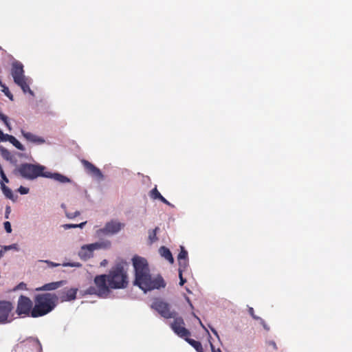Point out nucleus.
Here are the masks:
<instances>
[{
	"label": "nucleus",
	"mask_w": 352,
	"mask_h": 352,
	"mask_svg": "<svg viewBox=\"0 0 352 352\" xmlns=\"http://www.w3.org/2000/svg\"><path fill=\"white\" fill-rule=\"evenodd\" d=\"M127 267L125 261L116 262L108 274L96 276L94 279V286L89 287L85 294L106 298L112 289L126 288L129 285Z\"/></svg>",
	"instance_id": "1"
},
{
	"label": "nucleus",
	"mask_w": 352,
	"mask_h": 352,
	"mask_svg": "<svg viewBox=\"0 0 352 352\" xmlns=\"http://www.w3.org/2000/svg\"><path fill=\"white\" fill-rule=\"evenodd\" d=\"M58 296L54 293H43L36 294L34 298L32 318L44 316L52 311L56 307Z\"/></svg>",
	"instance_id": "2"
},
{
	"label": "nucleus",
	"mask_w": 352,
	"mask_h": 352,
	"mask_svg": "<svg viewBox=\"0 0 352 352\" xmlns=\"http://www.w3.org/2000/svg\"><path fill=\"white\" fill-rule=\"evenodd\" d=\"M133 284L138 286L144 292L166 287V283L162 276L157 275L152 278L150 271L135 276Z\"/></svg>",
	"instance_id": "3"
},
{
	"label": "nucleus",
	"mask_w": 352,
	"mask_h": 352,
	"mask_svg": "<svg viewBox=\"0 0 352 352\" xmlns=\"http://www.w3.org/2000/svg\"><path fill=\"white\" fill-rule=\"evenodd\" d=\"M11 74L14 82L19 85L24 93L34 96V92L30 88V80L24 75L23 65L19 61L12 65Z\"/></svg>",
	"instance_id": "4"
},
{
	"label": "nucleus",
	"mask_w": 352,
	"mask_h": 352,
	"mask_svg": "<svg viewBox=\"0 0 352 352\" xmlns=\"http://www.w3.org/2000/svg\"><path fill=\"white\" fill-rule=\"evenodd\" d=\"M43 170L44 167L42 166L25 163L16 168L14 173H19L23 178L34 179L40 176H46Z\"/></svg>",
	"instance_id": "5"
},
{
	"label": "nucleus",
	"mask_w": 352,
	"mask_h": 352,
	"mask_svg": "<svg viewBox=\"0 0 352 352\" xmlns=\"http://www.w3.org/2000/svg\"><path fill=\"white\" fill-rule=\"evenodd\" d=\"M33 307L31 299L28 296L21 295L17 301L16 313L20 317H32Z\"/></svg>",
	"instance_id": "6"
},
{
	"label": "nucleus",
	"mask_w": 352,
	"mask_h": 352,
	"mask_svg": "<svg viewBox=\"0 0 352 352\" xmlns=\"http://www.w3.org/2000/svg\"><path fill=\"white\" fill-rule=\"evenodd\" d=\"M151 307L165 318H172L176 315L174 311L170 310V305L160 298H154Z\"/></svg>",
	"instance_id": "7"
},
{
	"label": "nucleus",
	"mask_w": 352,
	"mask_h": 352,
	"mask_svg": "<svg viewBox=\"0 0 352 352\" xmlns=\"http://www.w3.org/2000/svg\"><path fill=\"white\" fill-rule=\"evenodd\" d=\"M13 305L8 300H0V324L12 322L14 319Z\"/></svg>",
	"instance_id": "8"
},
{
	"label": "nucleus",
	"mask_w": 352,
	"mask_h": 352,
	"mask_svg": "<svg viewBox=\"0 0 352 352\" xmlns=\"http://www.w3.org/2000/svg\"><path fill=\"white\" fill-rule=\"evenodd\" d=\"M124 227V223L117 221H111L107 222L104 228L97 230L98 236L113 235L119 232Z\"/></svg>",
	"instance_id": "9"
},
{
	"label": "nucleus",
	"mask_w": 352,
	"mask_h": 352,
	"mask_svg": "<svg viewBox=\"0 0 352 352\" xmlns=\"http://www.w3.org/2000/svg\"><path fill=\"white\" fill-rule=\"evenodd\" d=\"M170 324L173 331L179 337L185 338L190 336V332L185 328L184 321L182 317H174Z\"/></svg>",
	"instance_id": "10"
},
{
	"label": "nucleus",
	"mask_w": 352,
	"mask_h": 352,
	"mask_svg": "<svg viewBox=\"0 0 352 352\" xmlns=\"http://www.w3.org/2000/svg\"><path fill=\"white\" fill-rule=\"evenodd\" d=\"M132 261L135 270V276L150 271L146 258L139 256H135L132 258Z\"/></svg>",
	"instance_id": "11"
},
{
	"label": "nucleus",
	"mask_w": 352,
	"mask_h": 352,
	"mask_svg": "<svg viewBox=\"0 0 352 352\" xmlns=\"http://www.w3.org/2000/svg\"><path fill=\"white\" fill-rule=\"evenodd\" d=\"M102 247H103V245L102 243H94L82 245L78 252V256L81 259L87 260L92 257L93 252L95 250L101 248Z\"/></svg>",
	"instance_id": "12"
},
{
	"label": "nucleus",
	"mask_w": 352,
	"mask_h": 352,
	"mask_svg": "<svg viewBox=\"0 0 352 352\" xmlns=\"http://www.w3.org/2000/svg\"><path fill=\"white\" fill-rule=\"evenodd\" d=\"M80 162L88 174L92 175L99 180H102L104 179V175L101 170L95 166L93 164L84 159L81 160Z\"/></svg>",
	"instance_id": "13"
},
{
	"label": "nucleus",
	"mask_w": 352,
	"mask_h": 352,
	"mask_svg": "<svg viewBox=\"0 0 352 352\" xmlns=\"http://www.w3.org/2000/svg\"><path fill=\"white\" fill-rule=\"evenodd\" d=\"M77 288L65 289L60 293L61 302L72 301L76 298Z\"/></svg>",
	"instance_id": "14"
},
{
	"label": "nucleus",
	"mask_w": 352,
	"mask_h": 352,
	"mask_svg": "<svg viewBox=\"0 0 352 352\" xmlns=\"http://www.w3.org/2000/svg\"><path fill=\"white\" fill-rule=\"evenodd\" d=\"M21 134L28 142L36 144H42L45 142L43 138L37 136L30 132L25 131L23 129H21Z\"/></svg>",
	"instance_id": "15"
},
{
	"label": "nucleus",
	"mask_w": 352,
	"mask_h": 352,
	"mask_svg": "<svg viewBox=\"0 0 352 352\" xmlns=\"http://www.w3.org/2000/svg\"><path fill=\"white\" fill-rule=\"evenodd\" d=\"M65 281L60 280L57 282H52L43 285L42 287L36 289V291H52L58 289L63 285Z\"/></svg>",
	"instance_id": "16"
},
{
	"label": "nucleus",
	"mask_w": 352,
	"mask_h": 352,
	"mask_svg": "<svg viewBox=\"0 0 352 352\" xmlns=\"http://www.w3.org/2000/svg\"><path fill=\"white\" fill-rule=\"evenodd\" d=\"M159 252L162 257L168 261L170 263H173L174 258L173 257L171 252L168 248L165 246H162L160 248Z\"/></svg>",
	"instance_id": "17"
},
{
	"label": "nucleus",
	"mask_w": 352,
	"mask_h": 352,
	"mask_svg": "<svg viewBox=\"0 0 352 352\" xmlns=\"http://www.w3.org/2000/svg\"><path fill=\"white\" fill-rule=\"evenodd\" d=\"M186 341L190 344L197 352H204L203 347L200 342L196 341L193 339L186 337Z\"/></svg>",
	"instance_id": "18"
},
{
	"label": "nucleus",
	"mask_w": 352,
	"mask_h": 352,
	"mask_svg": "<svg viewBox=\"0 0 352 352\" xmlns=\"http://www.w3.org/2000/svg\"><path fill=\"white\" fill-rule=\"evenodd\" d=\"M50 177L60 183H67L70 182V179L68 177L60 173L52 174Z\"/></svg>",
	"instance_id": "19"
},
{
	"label": "nucleus",
	"mask_w": 352,
	"mask_h": 352,
	"mask_svg": "<svg viewBox=\"0 0 352 352\" xmlns=\"http://www.w3.org/2000/svg\"><path fill=\"white\" fill-rule=\"evenodd\" d=\"M1 190L4 194V195L10 199H13V193H12V191L11 189H10L8 187H7L5 184H3V182H1Z\"/></svg>",
	"instance_id": "20"
},
{
	"label": "nucleus",
	"mask_w": 352,
	"mask_h": 352,
	"mask_svg": "<svg viewBox=\"0 0 352 352\" xmlns=\"http://www.w3.org/2000/svg\"><path fill=\"white\" fill-rule=\"evenodd\" d=\"M160 230L158 227H156L153 230H151L148 231V240L151 243H153L158 240L157 237V232Z\"/></svg>",
	"instance_id": "21"
},
{
	"label": "nucleus",
	"mask_w": 352,
	"mask_h": 352,
	"mask_svg": "<svg viewBox=\"0 0 352 352\" xmlns=\"http://www.w3.org/2000/svg\"><path fill=\"white\" fill-rule=\"evenodd\" d=\"M179 263V272H184L188 266V259H178Z\"/></svg>",
	"instance_id": "22"
},
{
	"label": "nucleus",
	"mask_w": 352,
	"mask_h": 352,
	"mask_svg": "<svg viewBox=\"0 0 352 352\" xmlns=\"http://www.w3.org/2000/svg\"><path fill=\"white\" fill-rule=\"evenodd\" d=\"M0 153H1L2 157L4 158L5 160H6L8 161H10L12 160V155L8 149L1 147V148H0Z\"/></svg>",
	"instance_id": "23"
},
{
	"label": "nucleus",
	"mask_w": 352,
	"mask_h": 352,
	"mask_svg": "<svg viewBox=\"0 0 352 352\" xmlns=\"http://www.w3.org/2000/svg\"><path fill=\"white\" fill-rule=\"evenodd\" d=\"M10 143L20 151H24L25 149L24 146L21 144L14 137L12 138Z\"/></svg>",
	"instance_id": "24"
},
{
	"label": "nucleus",
	"mask_w": 352,
	"mask_h": 352,
	"mask_svg": "<svg viewBox=\"0 0 352 352\" xmlns=\"http://www.w3.org/2000/svg\"><path fill=\"white\" fill-rule=\"evenodd\" d=\"M86 223L87 222L85 221V222L80 223L79 224H72V223L65 224L63 226V227L65 229L76 228H82L86 224Z\"/></svg>",
	"instance_id": "25"
},
{
	"label": "nucleus",
	"mask_w": 352,
	"mask_h": 352,
	"mask_svg": "<svg viewBox=\"0 0 352 352\" xmlns=\"http://www.w3.org/2000/svg\"><path fill=\"white\" fill-rule=\"evenodd\" d=\"M150 195L154 199H159L160 197H162V195L157 190L156 187L151 190Z\"/></svg>",
	"instance_id": "26"
},
{
	"label": "nucleus",
	"mask_w": 352,
	"mask_h": 352,
	"mask_svg": "<svg viewBox=\"0 0 352 352\" xmlns=\"http://www.w3.org/2000/svg\"><path fill=\"white\" fill-rule=\"evenodd\" d=\"M177 259H188V252L182 246H181V251L179 253Z\"/></svg>",
	"instance_id": "27"
},
{
	"label": "nucleus",
	"mask_w": 352,
	"mask_h": 352,
	"mask_svg": "<svg viewBox=\"0 0 352 352\" xmlns=\"http://www.w3.org/2000/svg\"><path fill=\"white\" fill-rule=\"evenodd\" d=\"M3 89L2 91L5 94V95L9 98L10 100H13V95L10 91L8 87L6 85H2Z\"/></svg>",
	"instance_id": "28"
},
{
	"label": "nucleus",
	"mask_w": 352,
	"mask_h": 352,
	"mask_svg": "<svg viewBox=\"0 0 352 352\" xmlns=\"http://www.w3.org/2000/svg\"><path fill=\"white\" fill-rule=\"evenodd\" d=\"M0 119L4 122L6 126L10 130V126L8 122V118L0 112Z\"/></svg>",
	"instance_id": "29"
},
{
	"label": "nucleus",
	"mask_w": 352,
	"mask_h": 352,
	"mask_svg": "<svg viewBox=\"0 0 352 352\" xmlns=\"http://www.w3.org/2000/svg\"><path fill=\"white\" fill-rule=\"evenodd\" d=\"M65 214H66L67 217H68L69 219H74L80 214V212L79 211H76L74 212H66Z\"/></svg>",
	"instance_id": "30"
},
{
	"label": "nucleus",
	"mask_w": 352,
	"mask_h": 352,
	"mask_svg": "<svg viewBox=\"0 0 352 352\" xmlns=\"http://www.w3.org/2000/svg\"><path fill=\"white\" fill-rule=\"evenodd\" d=\"M13 138H14V136H13V135H8V134H4V133H3V138H2V140H1V142H6V141H8V142H10Z\"/></svg>",
	"instance_id": "31"
},
{
	"label": "nucleus",
	"mask_w": 352,
	"mask_h": 352,
	"mask_svg": "<svg viewBox=\"0 0 352 352\" xmlns=\"http://www.w3.org/2000/svg\"><path fill=\"white\" fill-rule=\"evenodd\" d=\"M3 225H4V228H5L6 231L8 233H10L12 232V228H11L10 223L9 221H6V222H4Z\"/></svg>",
	"instance_id": "32"
},
{
	"label": "nucleus",
	"mask_w": 352,
	"mask_h": 352,
	"mask_svg": "<svg viewBox=\"0 0 352 352\" xmlns=\"http://www.w3.org/2000/svg\"><path fill=\"white\" fill-rule=\"evenodd\" d=\"M18 191L21 194V195H25V194H28L29 192V188H25V187H23V186H20L18 189Z\"/></svg>",
	"instance_id": "33"
},
{
	"label": "nucleus",
	"mask_w": 352,
	"mask_h": 352,
	"mask_svg": "<svg viewBox=\"0 0 352 352\" xmlns=\"http://www.w3.org/2000/svg\"><path fill=\"white\" fill-rule=\"evenodd\" d=\"M248 312H249L250 315V316H252L254 320H258L260 318V317H258V316H256V315L254 314V309H253L252 307H250V308L248 309Z\"/></svg>",
	"instance_id": "34"
},
{
	"label": "nucleus",
	"mask_w": 352,
	"mask_h": 352,
	"mask_svg": "<svg viewBox=\"0 0 352 352\" xmlns=\"http://www.w3.org/2000/svg\"><path fill=\"white\" fill-rule=\"evenodd\" d=\"M26 284L23 282L20 283L18 285L15 287L14 290H18V289H26Z\"/></svg>",
	"instance_id": "35"
},
{
	"label": "nucleus",
	"mask_w": 352,
	"mask_h": 352,
	"mask_svg": "<svg viewBox=\"0 0 352 352\" xmlns=\"http://www.w3.org/2000/svg\"><path fill=\"white\" fill-rule=\"evenodd\" d=\"M182 274L183 272H182L181 271L179 272V285L181 286L184 285V284L186 282V280L183 278Z\"/></svg>",
	"instance_id": "36"
},
{
	"label": "nucleus",
	"mask_w": 352,
	"mask_h": 352,
	"mask_svg": "<svg viewBox=\"0 0 352 352\" xmlns=\"http://www.w3.org/2000/svg\"><path fill=\"white\" fill-rule=\"evenodd\" d=\"M0 175H1V182H3V184L6 182V183H8L9 182V180L7 178L6 174L4 172H2L1 173H0Z\"/></svg>",
	"instance_id": "37"
},
{
	"label": "nucleus",
	"mask_w": 352,
	"mask_h": 352,
	"mask_svg": "<svg viewBox=\"0 0 352 352\" xmlns=\"http://www.w3.org/2000/svg\"><path fill=\"white\" fill-rule=\"evenodd\" d=\"M258 320L260 321L261 324L263 325L265 329L267 331L270 330V327L266 324L265 322L261 318H260Z\"/></svg>",
	"instance_id": "38"
},
{
	"label": "nucleus",
	"mask_w": 352,
	"mask_h": 352,
	"mask_svg": "<svg viewBox=\"0 0 352 352\" xmlns=\"http://www.w3.org/2000/svg\"><path fill=\"white\" fill-rule=\"evenodd\" d=\"M10 212H11L10 206H6V214H5V217L6 219H8L9 214H10Z\"/></svg>",
	"instance_id": "39"
},
{
	"label": "nucleus",
	"mask_w": 352,
	"mask_h": 352,
	"mask_svg": "<svg viewBox=\"0 0 352 352\" xmlns=\"http://www.w3.org/2000/svg\"><path fill=\"white\" fill-rule=\"evenodd\" d=\"M64 266H70V267H79L80 266V263H65L63 265Z\"/></svg>",
	"instance_id": "40"
},
{
	"label": "nucleus",
	"mask_w": 352,
	"mask_h": 352,
	"mask_svg": "<svg viewBox=\"0 0 352 352\" xmlns=\"http://www.w3.org/2000/svg\"><path fill=\"white\" fill-rule=\"evenodd\" d=\"M159 200H160L162 202L167 204V205H170V203L162 195V197H160L159 199Z\"/></svg>",
	"instance_id": "41"
},
{
	"label": "nucleus",
	"mask_w": 352,
	"mask_h": 352,
	"mask_svg": "<svg viewBox=\"0 0 352 352\" xmlns=\"http://www.w3.org/2000/svg\"><path fill=\"white\" fill-rule=\"evenodd\" d=\"M45 262H46L47 263H48L49 265H50L52 267H56V266L59 265V264H58V263H54L53 262L48 261H45Z\"/></svg>",
	"instance_id": "42"
},
{
	"label": "nucleus",
	"mask_w": 352,
	"mask_h": 352,
	"mask_svg": "<svg viewBox=\"0 0 352 352\" xmlns=\"http://www.w3.org/2000/svg\"><path fill=\"white\" fill-rule=\"evenodd\" d=\"M107 264V261L106 259H104L100 263V266H105Z\"/></svg>",
	"instance_id": "43"
},
{
	"label": "nucleus",
	"mask_w": 352,
	"mask_h": 352,
	"mask_svg": "<svg viewBox=\"0 0 352 352\" xmlns=\"http://www.w3.org/2000/svg\"><path fill=\"white\" fill-rule=\"evenodd\" d=\"M210 329H211V331H212V333H213L215 336H217L218 337V333H217V331H216L214 329H213V328H210Z\"/></svg>",
	"instance_id": "44"
},
{
	"label": "nucleus",
	"mask_w": 352,
	"mask_h": 352,
	"mask_svg": "<svg viewBox=\"0 0 352 352\" xmlns=\"http://www.w3.org/2000/svg\"><path fill=\"white\" fill-rule=\"evenodd\" d=\"M3 136V133L0 130V142L2 140Z\"/></svg>",
	"instance_id": "45"
},
{
	"label": "nucleus",
	"mask_w": 352,
	"mask_h": 352,
	"mask_svg": "<svg viewBox=\"0 0 352 352\" xmlns=\"http://www.w3.org/2000/svg\"><path fill=\"white\" fill-rule=\"evenodd\" d=\"M195 316V317L197 318V320L199 321V323H200V324L201 325V327H202L203 328H204V329H205V327H204V324H202V322H201V320H200L198 317H197L196 316Z\"/></svg>",
	"instance_id": "46"
},
{
	"label": "nucleus",
	"mask_w": 352,
	"mask_h": 352,
	"mask_svg": "<svg viewBox=\"0 0 352 352\" xmlns=\"http://www.w3.org/2000/svg\"><path fill=\"white\" fill-rule=\"evenodd\" d=\"M3 256V252L0 251V258Z\"/></svg>",
	"instance_id": "47"
},
{
	"label": "nucleus",
	"mask_w": 352,
	"mask_h": 352,
	"mask_svg": "<svg viewBox=\"0 0 352 352\" xmlns=\"http://www.w3.org/2000/svg\"><path fill=\"white\" fill-rule=\"evenodd\" d=\"M217 352H222L220 349H217Z\"/></svg>",
	"instance_id": "48"
},
{
	"label": "nucleus",
	"mask_w": 352,
	"mask_h": 352,
	"mask_svg": "<svg viewBox=\"0 0 352 352\" xmlns=\"http://www.w3.org/2000/svg\"><path fill=\"white\" fill-rule=\"evenodd\" d=\"M217 352H222L220 349H217Z\"/></svg>",
	"instance_id": "49"
},
{
	"label": "nucleus",
	"mask_w": 352,
	"mask_h": 352,
	"mask_svg": "<svg viewBox=\"0 0 352 352\" xmlns=\"http://www.w3.org/2000/svg\"><path fill=\"white\" fill-rule=\"evenodd\" d=\"M110 244H111L110 242L108 241L107 242V246H110Z\"/></svg>",
	"instance_id": "50"
}]
</instances>
